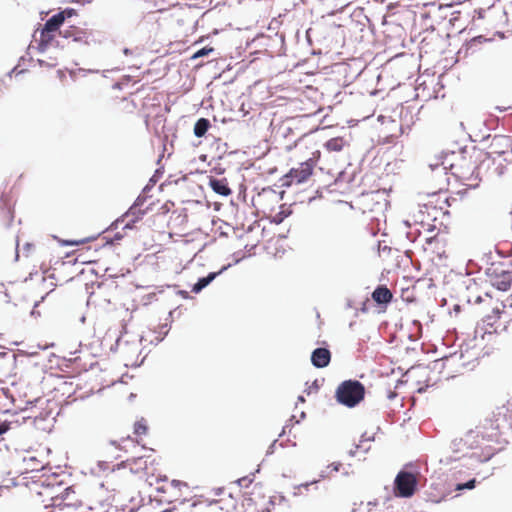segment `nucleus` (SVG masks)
Masks as SVG:
<instances>
[{
	"instance_id": "4",
	"label": "nucleus",
	"mask_w": 512,
	"mask_h": 512,
	"mask_svg": "<svg viewBox=\"0 0 512 512\" xmlns=\"http://www.w3.org/2000/svg\"><path fill=\"white\" fill-rule=\"evenodd\" d=\"M488 282L499 291H508L512 286V269L502 263L493 264L485 271Z\"/></svg>"
},
{
	"instance_id": "40",
	"label": "nucleus",
	"mask_w": 512,
	"mask_h": 512,
	"mask_svg": "<svg viewBox=\"0 0 512 512\" xmlns=\"http://www.w3.org/2000/svg\"><path fill=\"white\" fill-rule=\"evenodd\" d=\"M171 484L174 487H178V486H180L182 484V482L179 481V480H172Z\"/></svg>"
},
{
	"instance_id": "44",
	"label": "nucleus",
	"mask_w": 512,
	"mask_h": 512,
	"mask_svg": "<svg viewBox=\"0 0 512 512\" xmlns=\"http://www.w3.org/2000/svg\"><path fill=\"white\" fill-rule=\"evenodd\" d=\"M157 175L155 174L151 179H150V182L155 184L157 182Z\"/></svg>"
},
{
	"instance_id": "24",
	"label": "nucleus",
	"mask_w": 512,
	"mask_h": 512,
	"mask_svg": "<svg viewBox=\"0 0 512 512\" xmlns=\"http://www.w3.org/2000/svg\"><path fill=\"white\" fill-rule=\"evenodd\" d=\"M96 469H98L99 472L100 471L105 472L107 470H110V465L108 462L99 461L97 463V467L92 469V473H96Z\"/></svg>"
},
{
	"instance_id": "39",
	"label": "nucleus",
	"mask_w": 512,
	"mask_h": 512,
	"mask_svg": "<svg viewBox=\"0 0 512 512\" xmlns=\"http://www.w3.org/2000/svg\"><path fill=\"white\" fill-rule=\"evenodd\" d=\"M135 223H132V220L125 224L124 229H132Z\"/></svg>"
},
{
	"instance_id": "6",
	"label": "nucleus",
	"mask_w": 512,
	"mask_h": 512,
	"mask_svg": "<svg viewBox=\"0 0 512 512\" xmlns=\"http://www.w3.org/2000/svg\"><path fill=\"white\" fill-rule=\"evenodd\" d=\"M417 485L415 474L401 470L394 480V493L397 497L409 498L415 493Z\"/></svg>"
},
{
	"instance_id": "55",
	"label": "nucleus",
	"mask_w": 512,
	"mask_h": 512,
	"mask_svg": "<svg viewBox=\"0 0 512 512\" xmlns=\"http://www.w3.org/2000/svg\"><path fill=\"white\" fill-rule=\"evenodd\" d=\"M314 483H316V481H314ZM311 484H313V482H311V483H306V484H304L303 486H304V487H308V486H309V485H311Z\"/></svg>"
},
{
	"instance_id": "51",
	"label": "nucleus",
	"mask_w": 512,
	"mask_h": 512,
	"mask_svg": "<svg viewBox=\"0 0 512 512\" xmlns=\"http://www.w3.org/2000/svg\"><path fill=\"white\" fill-rule=\"evenodd\" d=\"M8 353L7 352H0V359L4 358Z\"/></svg>"
},
{
	"instance_id": "3",
	"label": "nucleus",
	"mask_w": 512,
	"mask_h": 512,
	"mask_svg": "<svg viewBox=\"0 0 512 512\" xmlns=\"http://www.w3.org/2000/svg\"><path fill=\"white\" fill-rule=\"evenodd\" d=\"M365 396V387L358 380L343 381L335 392V398L338 403L348 408L357 406Z\"/></svg>"
},
{
	"instance_id": "33",
	"label": "nucleus",
	"mask_w": 512,
	"mask_h": 512,
	"mask_svg": "<svg viewBox=\"0 0 512 512\" xmlns=\"http://www.w3.org/2000/svg\"><path fill=\"white\" fill-rule=\"evenodd\" d=\"M47 47H48V45L45 43V41L39 40L38 47H37L39 52L43 53Z\"/></svg>"
},
{
	"instance_id": "46",
	"label": "nucleus",
	"mask_w": 512,
	"mask_h": 512,
	"mask_svg": "<svg viewBox=\"0 0 512 512\" xmlns=\"http://www.w3.org/2000/svg\"><path fill=\"white\" fill-rule=\"evenodd\" d=\"M434 228H435L434 226H432V225H430V224H427V228H426V229H427L428 231H432V230H434Z\"/></svg>"
},
{
	"instance_id": "56",
	"label": "nucleus",
	"mask_w": 512,
	"mask_h": 512,
	"mask_svg": "<svg viewBox=\"0 0 512 512\" xmlns=\"http://www.w3.org/2000/svg\"><path fill=\"white\" fill-rule=\"evenodd\" d=\"M320 477L321 478H325L326 477V475L324 474V471L321 472Z\"/></svg>"
},
{
	"instance_id": "20",
	"label": "nucleus",
	"mask_w": 512,
	"mask_h": 512,
	"mask_svg": "<svg viewBox=\"0 0 512 512\" xmlns=\"http://www.w3.org/2000/svg\"><path fill=\"white\" fill-rule=\"evenodd\" d=\"M475 486H476V479L473 478V479L468 480L467 482L458 483L455 487V490H457V491H461L464 489L471 490V489L475 488Z\"/></svg>"
},
{
	"instance_id": "35",
	"label": "nucleus",
	"mask_w": 512,
	"mask_h": 512,
	"mask_svg": "<svg viewBox=\"0 0 512 512\" xmlns=\"http://www.w3.org/2000/svg\"><path fill=\"white\" fill-rule=\"evenodd\" d=\"M387 397H388L389 400H393L394 398L397 397V393L394 392V391L389 390Z\"/></svg>"
},
{
	"instance_id": "16",
	"label": "nucleus",
	"mask_w": 512,
	"mask_h": 512,
	"mask_svg": "<svg viewBox=\"0 0 512 512\" xmlns=\"http://www.w3.org/2000/svg\"><path fill=\"white\" fill-rule=\"evenodd\" d=\"M211 124L207 118H199L194 125V135L198 138L203 137Z\"/></svg>"
},
{
	"instance_id": "62",
	"label": "nucleus",
	"mask_w": 512,
	"mask_h": 512,
	"mask_svg": "<svg viewBox=\"0 0 512 512\" xmlns=\"http://www.w3.org/2000/svg\"><path fill=\"white\" fill-rule=\"evenodd\" d=\"M161 512H172V510H170V509H166V510H163V511H161Z\"/></svg>"
},
{
	"instance_id": "53",
	"label": "nucleus",
	"mask_w": 512,
	"mask_h": 512,
	"mask_svg": "<svg viewBox=\"0 0 512 512\" xmlns=\"http://www.w3.org/2000/svg\"><path fill=\"white\" fill-rule=\"evenodd\" d=\"M120 344H121V338H118V339L116 340L115 345H116V346H119Z\"/></svg>"
},
{
	"instance_id": "31",
	"label": "nucleus",
	"mask_w": 512,
	"mask_h": 512,
	"mask_svg": "<svg viewBox=\"0 0 512 512\" xmlns=\"http://www.w3.org/2000/svg\"><path fill=\"white\" fill-rule=\"evenodd\" d=\"M123 238V234L120 232L115 233L113 238L110 241H107V243L112 244L114 241H119Z\"/></svg>"
},
{
	"instance_id": "47",
	"label": "nucleus",
	"mask_w": 512,
	"mask_h": 512,
	"mask_svg": "<svg viewBox=\"0 0 512 512\" xmlns=\"http://www.w3.org/2000/svg\"><path fill=\"white\" fill-rule=\"evenodd\" d=\"M454 311L456 313L460 312V306L458 304L454 306Z\"/></svg>"
},
{
	"instance_id": "21",
	"label": "nucleus",
	"mask_w": 512,
	"mask_h": 512,
	"mask_svg": "<svg viewBox=\"0 0 512 512\" xmlns=\"http://www.w3.org/2000/svg\"><path fill=\"white\" fill-rule=\"evenodd\" d=\"M169 330H170V326L167 323L160 326V330L158 332L159 336H156V338H155L156 344L163 341L165 336H167Z\"/></svg>"
},
{
	"instance_id": "37",
	"label": "nucleus",
	"mask_w": 512,
	"mask_h": 512,
	"mask_svg": "<svg viewBox=\"0 0 512 512\" xmlns=\"http://www.w3.org/2000/svg\"><path fill=\"white\" fill-rule=\"evenodd\" d=\"M60 485H61V482H56V483L48 482L46 484L47 487H51L52 489L55 488L56 486H60Z\"/></svg>"
},
{
	"instance_id": "38",
	"label": "nucleus",
	"mask_w": 512,
	"mask_h": 512,
	"mask_svg": "<svg viewBox=\"0 0 512 512\" xmlns=\"http://www.w3.org/2000/svg\"><path fill=\"white\" fill-rule=\"evenodd\" d=\"M373 439H374V437H367V436H366V433H364V434L362 435L361 442H364V441H371V440H373Z\"/></svg>"
},
{
	"instance_id": "9",
	"label": "nucleus",
	"mask_w": 512,
	"mask_h": 512,
	"mask_svg": "<svg viewBox=\"0 0 512 512\" xmlns=\"http://www.w3.org/2000/svg\"><path fill=\"white\" fill-rule=\"evenodd\" d=\"M331 361V352L328 348L318 347L311 353V363L316 368H325Z\"/></svg>"
},
{
	"instance_id": "48",
	"label": "nucleus",
	"mask_w": 512,
	"mask_h": 512,
	"mask_svg": "<svg viewBox=\"0 0 512 512\" xmlns=\"http://www.w3.org/2000/svg\"><path fill=\"white\" fill-rule=\"evenodd\" d=\"M482 302V297L481 296H478L475 300V303H481Z\"/></svg>"
},
{
	"instance_id": "22",
	"label": "nucleus",
	"mask_w": 512,
	"mask_h": 512,
	"mask_svg": "<svg viewBox=\"0 0 512 512\" xmlns=\"http://www.w3.org/2000/svg\"><path fill=\"white\" fill-rule=\"evenodd\" d=\"M213 51H214V49L212 47H203V48L197 50L196 52H194L193 55L191 56V59H197L200 57L207 56L210 53H212Z\"/></svg>"
},
{
	"instance_id": "45",
	"label": "nucleus",
	"mask_w": 512,
	"mask_h": 512,
	"mask_svg": "<svg viewBox=\"0 0 512 512\" xmlns=\"http://www.w3.org/2000/svg\"><path fill=\"white\" fill-rule=\"evenodd\" d=\"M434 240V237H428L426 238V243L431 244Z\"/></svg>"
},
{
	"instance_id": "58",
	"label": "nucleus",
	"mask_w": 512,
	"mask_h": 512,
	"mask_svg": "<svg viewBox=\"0 0 512 512\" xmlns=\"http://www.w3.org/2000/svg\"><path fill=\"white\" fill-rule=\"evenodd\" d=\"M39 64L42 66L44 64V61L43 60H38Z\"/></svg>"
},
{
	"instance_id": "17",
	"label": "nucleus",
	"mask_w": 512,
	"mask_h": 512,
	"mask_svg": "<svg viewBox=\"0 0 512 512\" xmlns=\"http://www.w3.org/2000/svg\"><path fill=\"white\" fill-rule=\"evenodd\" d=\"M53 32L44 33V28L40 32V40L45 41L47 45L54 44L56 47H64L59 40H54Z\"/></svg>"
},
{
	"instance_id": "7",
	"label": "nucleus",
	"mask_w": 512,
	"mask_h": 512,
	"mask_svg": "<svg viewBox=\"0 0 512 512\" xmlns=\"http://www.w3.org/2000/svg\"><path fill=\"white\" fill-rule=\"evenodd\" d=\"M51 506L55 508H74L78 509L82 506V501L76 498L73 486L66 487L60 494L51 498Z\"/></svg>"
},
{
	"instance_id": "63",
	"label": "nucleus",
	"mask_w": 512,
	"mask_h": 512,
	"mask_svg": "<svg viewBox=\"0 0 512 512\" xmlns=\"http://www.w3.org/2000/svg\"><path fill=\"white\" fill-rule=\"evenodd\" d=\"M306 416L305 412L301 413V417L304 418Z\"/></svg>"
},
{
	"instance_id": "2",
	"label": "nucleus",
	"mask_w": 512,
	"mask_h": 512,
	"mask_svg": "<svg viewBox=\"0 0 512 512\" xmlns=\"http://www.w3.org/2000/svg\"><path fill=\"white\" fill-rule=\"evenodd\" d=\"M484 425L489 427V434H485L489 443L503 444L507 443V440L503 436L508 432L512 431V401H508L507 404L497 407L491 414V416L485 418L483 421Z\"/></svg>"
},
{
	"instance_id": "54",
	"label": "nucleus",
	"mask_w": 512,
	"mask_h": 512,
	"mask_svg": "<svg viewBox=\"0 0 512 512\" xmlns=\"http://www.w3.org/2000/svg\"><path fill=\"white\" fill-rule=\"evenodd\" d=\"M298 400H299V401H301V402H304V401H305V399H304V397H303V396H299V397H298Z\"/></svg>"
},
{
	"instance_id": "27",
	"label": "nucleus",
	"mask_w": 512,
	"mask_h": 512,
	"mask_svg": "<svg viewBox=\"0 0 512 512\" xmlns=\"http://www.w3.org/2000/svg\"><path fill=\"white\" fill-rule=\"evenodd\" d=\"M10 429V422L0 421V436L6 433Z\"/></svg>"
},
{
	"instance_id": "49",
	"label": "nucleus",
	"mask_w": 512,
	"mask_h": 512,
	"mask_svg": "<svg viewBox=\"0 0 512 512\" xmlns=\"http://www.w3.org/2000/svg\"><path fill=\"white\" fill-rule=\"evenodd\" d=\"M17 67H19V66L17 65L16 67H14V68L10 71L9 75H11V74H15V71L17 70Z\"/></svg>"
},
{
	"instance_id": "34",
	"label": "nucleus",
	"mask_w": 512,
	"mask_h": 512,
	"mask_svg": "<svg viewBox=\"0 0 512 512\" xmlns=\"http://www.w3.org/2000/svg\"><path fill=\"white\" fill-rule=\"evenodd\" d=\"M341 466H342L341 463L337 462V463H332L330 466H328V468H331V470L334 472H338L340 470Z\"/></svg>"
},
{
	"instance_id": "19",
	"label": "nucleus",
	"mask_w": 512,
	"mask_h": 512,
	"mask_svg": "<svg viewBox=\"0 0 512 512\" xmlns=\"http://www.w3.org/2000/svg\"><path fill=\"white\" fill-rule=\"evenodd\" d=\"M291 214L290 210H281L278 213H276L272 218V223L280 224L282 223L285 218H287Z\"/></svg>"
},
{
	"instance_id": "26",
	"label": "nucleus",
	"mask_w": 512,
	"mask_h": 512,
	"mask_svg": "<svg viewBox=\"0 0 512 512\" xmlns=\"http://www.w3.org/2000/svg\"><path fill=\"white\" fill-rule=\"evenodd\" d=\"M146 201V198L139 195L134 203L131 205L132 206V210H136L138 207L141 208V206L144 204V202Z\"/></svg>"
},
{
	"instance_id": "25",
	"label": "nucleus",
	"mask_w": 512,
	"mask_h": 512,
	"mask_svg": "<svg viewBox=\"0 0 512 512\" xmlns=\"http://www.w3.org/2000/svg\"><path fill=\"white\" fill-rule=\"evenodd\" d=\"M252 481H253L252 478H250L249 476H245V477L238 479L237 483L239 486L247 488L252 483Z\"/></svg>"
},
{
	"instance_id": "43",
	"label": "nucleus",
	"mask_w": 512,
	"mask_h": 512,
	"mask_svg": "<svg viewBox=\"0 0 512 512\" xmlns=\"http://www.w3.org/2000/svg\"><path fill=\"white\" fill-rule=\"evenodd\" d=\"M22 62H26L25 56L20 57L19 62H18V66H21Z\"/></svg>"
},
{
	"instance_id": "50",
	"label": "nucleus",
	"mask_w": 512,
	"mask_h": 512,
	"mask_svg": "<svg viewBox=\"0 0 512 512\" xmlns=\"http://www.w3.org/2000/svg\"><path fill=\"white\" fill-rule=\"evenodd\" d=\"M158 481H167V476L159 477Z\"/></svg>"
},
{
	"instance_id": "61",
	"label": "nucleus",
	"mask_w": 512,
	"mask_h": 512,
	"mask_svg": "<svg viewBox=\"0 0 512 512\" xmlns=\"http://www.w3.org/2000/svg\"><path fill=\"white\" fill-rule=\"evenodd\" d=\"M361 310H362L363 312H366V307H365V305H364V306H362V309H361Z\"/></svg>"
},
{
	"instance_id": "14",
	"label": "nucleus",
	"mask_w": 512,
	"mask_h": 512,
	"mask_svg": "<svg viewBox=\"0 0 512 512\" xmlns=\"http://www.w3.org/2000/svg\"><path fill=\"white\" fill-rule=\"evenodd\" d=\"M63 23V16L58 13L54 14L45 22L44 33L59 31Z\"/></svg>"
},
{
	"instance_id": "30",
	"label": "nucleus",
	"mask_w": 512,
	"mask_h": 512,
	"mask_svg": "<svg viewBox=\"0 0 512 512\" xmlns=\"http://www.w3.org/2000/svg\"><path fill=\"white\" fill-rule=\"evenodd\" d=\"M294 419V416H292L289 421L284 425L281 433L279 434V437L284 436L287 433V429L291 427L290 422Z\"/></svg>"
},
{
	"instance_id": "59",
	"label": "nucleus",
	"mask_w": 512,
	"mask_h": 512,
	"mask_svg": "<svg viewBox=\"0 0 512 512\" xmlns=\"http://www.w3.org/2000/svg\"><path fill=\"white\" fill-rule=\"evenodd\" d=\"M25 247H26V249H29V248L31 247V244L27 243V244L25 245Z\"/></svg>"
},
{
	"instance_id": "64",
	"label": "nucleus",
	"mask_w": 512,
	"mask_h": 512,
	"mask_svg": "<svg viewBox=\"0 0 512 512\" xmlns=\"http://www.w3.org/2000/svg\"><path fill=\"white\" fill-rule=\"evenodd\" d=\"M510 214L512 215V209H511V212H510Z\"/></svg>"
},
{
	"instance_id": "29",
	"label": "nucleus",
	"mask_w": 512,
	"mask_h": 512,
	"mask_svg": "<svg viewBox=\"0 0 512 512\" xmlns=\"http://www.w3.org/2000/svg\"><path fill=\"white\" fill-rule=\"evenodd\" d=\"M398 138L397 134H390L384 138V143L386 144H394L396 139Z\"/></svg>"
},
{
	"instance_id": "10",
	"label": "nucleus",
	"mask_w": 512,
	"mask_h": 512,
	"mask_svg": "<svg viewBox=\"0 0 512 512\" xmlns=\"http://www.w3.org/2000/svg\"><path fill=\"white\" fill-rule=\"evenodd\" d=\"M232 264H227L223 266L219 271L217 272H210L205 277H200L197 282L192 286V292L195 294L200 293L204 288H206L210 283H212L217 276L221 275L224 271H226L228 268H230Z\"/></svg>"
},
{
	"instance_id": "8",
	"label": "nucleus",
	"mask_w": 512,
	"mask_h": 512,
	"mask_svg": "<svg viewBox=\"0 0 512 512\" xmlns=\"http://www.w3.org/2000/svg\"><path fill=\"white\" fill-rule=\"evenodd\" d=\"M59 36L63 39H71L73 42L88 44L91 33L74 25L59 30Z\"/></svg>"
},
{
	"instance_id": "60",
	"label": "nucleus",
	"mask_w": 512,
	"mask_h": 512,
	"mask_svg": "<svg viewBox=\"0 0 512 512\" xmlns=\"http://www.w3.org/2000/svg\"><path fill=\"white\" fill-rule=\"evenodd\" d=\"M240 260H241V258H237L234 263L237 264L240 262Z\"/></svg>"
},
{
	"instance_id": "41",
	"label": "nucleus",
	"mask_w": 512,
	"mask_h": 512,
	"mask_svg": "<svg viewBox=\"0 0 512 512\" xmlns=\"http://www.w3.org/2000/svg\"><path fill=\"white\" fill-rule=\"evenodd\" d=\"M133 462L135 464H140L142 462V457H138V458H133Z\"/></svg>"
},
{
	"instance_id": "15",
	"label": "nucleus",
	"mask_w": 512,
	"mask_h": 512,
	"mask_svg": "<svg viewBox=\"0 0 512 512\" xmlns=\"http://www.w3.org/2000/svg\"><path fill=\"white\" fill-rule=\"evenodd\" d=\"M347 144V141L343 137H334L329 139L325 144V148L328 151L339 152Z\"/></svg>"
},
{
	"instance_id": "23",
	"label": "nucleus",
	"mask_w": 512,
	"mask_h": 512,
	"mask_svg": "<svg viewBox=\"0 0 512 512\" xmlns=\"http://www.w3.org/2000/svg\"><path fill=\"white\" fill-rule=\"evenodd\" d=\"M58 14H61L63 16V21H65L66 19H69L72 16L76 15V10L73 8H66L58 12Z\"/></svg>"
},
{
	"instance_id": "5",
	"label": "nucleus",
	"mask_w": 512,
	"mask_h": 512,
	"mask_svg": "<svg viewBox=\"0 0 512 512\" xmlns=\"http://www.w3.org/2000/svg\"><path fill=\"white\" fill-rule=\"evenodd\" d=\"M316 160L310 158L300 164L298 168H292L289 173L280 178L282 187H289L293 182L297 184L305 182L313 172Z\"/></svg>"
},
{
	"instance_id": "18",
	"label": "nucleus",
	"mask_w": 512,
	"mask_h": 512,
	"mask_svg": "<svg viewBox=\"0 0 512 512\" xmlns=\"http://www.w3.org/2000/svg\"><path fill=\"white\" fill-rule=\"evenodd\" d=\"M148 427L145 421L142 419L134 424V434L141 436L147 433Z\"/></svg>"
},
{
	"instance_id": "12",
	"label": "nucleus",
	"mask_w": 512,
	"mask_h": 512,
	"mask_svg": "<svg viewBox=\"0 0 512 512\" xmlns=\"http://www.w3.org/2000/svg\"><path fill=\"white\" fill-rule=\"evenodd\" d=\"M209 186L215 193L224 197H227L232 193L226 178L218 179L215 177H209Z\"/></svg>"
},
{
	"instance_id": "11",
	"label": "nucleus",
	"mask_w": 512,
	"mask_h": 512,
	"mask_svg": "<svg viewBox=\"0 0 512 512\" xmlns=\"http://www.w3.org/2000/svg\"><path fill=\"white\" fill-rule=\"evenodd\" d=\"M371 296L373 301L378 305L385 306L388 305L393 299V294L386 285H378L372 292Z\"/></svg>"
},
{
	"instance_id": "57",
	"label": "nucleus",
	"mask_w": 512,
	"mask_h": 512,
	"mask_svg": "<svg viewBox=\"0 0 512 512\" xmlns=\"http://www.w3.org/2000/svg\"><path fill=\"white\" fill-rule=\"evenodd\" d=\"M124 464H125V462H121V463L118 465V468H120V467H124Z\"/></svg>"
},
{
	"instance_id": "42",
	"label": "nucleus",
	"mask_w": 512,
	"mask_h": 512,
	"mask_svg": "<svg viewBox=\"0 0 512 512\" xmlns=\"http://www.w3.org/2000/svg\"><path fill=\"white\" fill-rule=\"evenodd\" d=\"M123 53H124L125 55H130V54L132 53V51H131L129 48H124V49H123Z\"/></svg>"
},
{
	"instance_id": "28",
	"label": "nucleus",
	"mask_w": 512,
	"mask_h": 512,
	"mask_svg": "<svg viewBox=\"0 0 512 512\" xmlns=\"http://www.w3.org/2000/svg\"><path fill=\"white\" fill-rule=\"evenodd\" d=\"M86 240H80V241H75V240H63L61 241V244L63 246H73V245H78V244H82V243H85Z\"/></svg>"
},
{
	"instance_id": "52",
	"label": "nucleus",
	"mask_w": 512,
	"mask_h": 512,
	"mask_svg": "<svg viewBox=\"0 0 512 512\" xmlns=\"http://www.w3.org/2000/svg\"><path fill=\"white\" fill-rule=\"evenodd\" d=\"M403 133H404V129H403V126L401 125V126L399 127V134H403Z\"/></svg>"
},
{
	"instance_id": "1",
	"label": "nucleus",
	"mask_w": 512,
	"mask_h": 512,
	"mask_svg": "<svg viewBox=\"0 0 512 512\" xmlns=\"http://www.w3.org/2000/svg\"><path fill=\"white\" fill-rule=\"evenodd\" d=\"M485 434L489 427L480 423L474 429L468 430L463 436L455 437L449 444L450 454L440 458V463L448 466L456 461L466 460L468 468L488 462L501 448H494L487 442Z\"/></svg>"
},
{
	"instance_id": "13",
	"label": "nucleus",
	"mask_w": 512,
	"mask_h": 512,
	"mask_svg": "<svg viewBox=\"0 0 512 512\" xmlns=\"http://www.w3.org/2000/svg\"><path fill=\"white\" fill-rule=\"evenodd\" d=\"M146 214V210H142L141 208H137L136 210H132V206L127 210L125 214H123L120 218L115 220L109 227L110 230H114L118 228L119 223L123 222L124 217L132 216V223H136L141 220Z\"/></svg>"
},
{
	"instance_id": "32",
	"label": "nucleus",
	"mask_w": 512,
	"mask_h": 512,
	"mask_svg": "<svg viewBox=\"0 0 512 512\" xmlns=\"http://www.w3.org/2000/svg\"><path fill=\"white\" fill-rule=\"evenodd\" d=\"M276 443H277V440H274L271 445L268 447L267 449V452H266V455H271L274 453L275 451V447H276Z\"/></svg>"
},
{
	"instance_id": "36",
	"label": "nucleus",
	"mask_w": 512,
	"mask_h": 512,
	"mask_svg": "<svg viewBox=\"0 0 512 512\" xmlns=\"http://www.w3.org/2000/svg\"><path fill=\"white\" fill-rule=\"evenodd\" d=\"M177 293L183 298H189V293L186 290H179Z\"/></svg>"
}]
</instances>
